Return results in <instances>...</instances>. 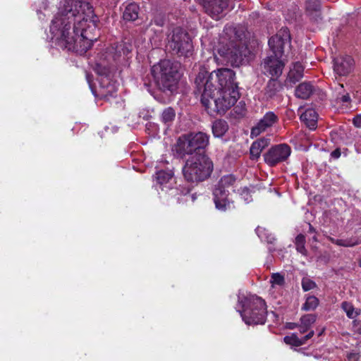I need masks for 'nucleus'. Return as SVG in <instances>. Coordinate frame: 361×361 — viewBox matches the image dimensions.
<instances>
[{
  "mask_svg": "<svg viewBox=\"0 0 361 361\" xmlns=\"http://www.w3.org/2000/svg\"><path fill=\"white\" fill-rule=\"evenodd\" d=\"M228 0H202L205 12L214 19H218L228 6Z\"/></svg>",
  "mask_w": 361,
  "mask_h": 361,
  "instance_id": "nucleus-15",
  "label": "nucleus"
},
{
  "mask_svg": "<svg viewBox=\"0 0 361 361\" xmlns=\"http://www.w3.org/2000/svg\"><path fill=\"white\" fill-rule=\"evenodd\" d=\"M300 119L310 129L317 128L318 115L314 109H307L300 116Z\"/></svg>",
  "mask_w": 361,
  "mask_h": 361,
  "instance_id": "nucleus-20",
  "label": "nucleus"
},
{
  "mask_svg": "<svg viewBox=\"0 0 361 361\" xmlns=\"http://www.w3.org/2000/svg\"><path fill=\"white\" fill-rule=\"evenodd\" d=\"M207 72H200L195 78V84L200 92L203 90L210 89L216 91H231L238 90L235 82V73L229 68H220L216 71H212L207 77Z\"/></svg>",
  "mask_w": 361,
  "mask_h": 361,
  "instance_id": "nucleus-4",
  "label": "nucleus"
},
{
  "mask_svg": "<svg viewBox=\"0 0 361 361\" xmlns=\"http://www.w3.org/2000/svg\"><path fill=\"white\" fill-rule=\"evenodd\" d=\"M140 8L135 3L128 4L123 13V18L125 20L134 21L138 18Z\"/></svg>",
  "mask_w": 361,
  "mask_h": 361,
  "instance_id": "nucleus-24",
  "label": "nucleus"
},
{
  "mask_svg": "<svg viewBox=\"0 0 361 361\" xmlns=\"http://www.w3.org/2000/svg\"><path fill=\"white\" fill-rule=\"evenodd\" d=\"M319 305V300L314 295H307L305 302L302 305L301 309L304 311H311L315 310Z\"/></svg>",
  "mask_w": 361,
  "mask_h": 361,
  "instance_id": "nucleus-30",
  "label": "nucleus"
},
{
  "mask_svg": "<svg viewBox=\"0 0 361 361\" xmlns=\"http://www.w3.org/2000/svg\"><path fill=\"white\" fill-rule=\"evenodd\" d=\"M191 197H192V200H193V201L195 200V195H192Z\"/></svg>",
  "mask_w": 361,
  "mask_h": 361,
  "instance_id": "nucleus-48",
  "label": "nucleus"
},
{
  "mask_svg": "<svg viewBox=\"0 0 361 361\" xmlns=\"http://www.w3.org/2000/svg\"><path fill=\"white\" fill-rule=\"evenodd\" d=\"M270 283H271V286L274 287L275 286H282L285 283L284 276L279 273L272 274L270 279Z\"/></svg>",
  "mask_w": 361,
  "mask_h": 361,
  "instance_id": "nucleus-34",
  "label": "nucleus"
},
{
  "mask_svg": "<svg viewBox=\"0 0 361 361\" xmlns=\"http://www.w3.org/2000/svg\"><path fill=\"white\" fill-rule=\"evenodd\" d=\"M216 90V88L214 90L207 89L201 91V102L211 116L225 114L236 103L240 97L238 90Z\"/></svg>",
  "mask_w": 361,
  "mask_h": 361,
  "instance_id": "nucleus-3",
  "label": "nucleus"
},
{
  "mask_svg": "<svg viewBox=\"0 0 361 361\" xmlns=\"http://www.w3.org/2000/svg\"><path fill=\"white\" fill-rule=\"evenodd\" d=\"M99 18L92 6L82 0H63L50 25L51 39L80 54L91 48L97 37Z\"/></svg>",
  "mask_w": 361,
  "mask_h": 361,
  "instance_id": "nucleus-1",
  "label": "nucleus"
},
{
  "mask_svg": "<svg viewBox=\"0 0 361 361\" xmlns=\"http://www.w3.org/2000/svg\"><path fill=\"white\" fill-rule=\"evenodd\" d=\"M306 11L314 20L320 18V2L319 0H307L306 2Z\"/></svg>",
  "mask_w": 361,
  "mask_h": 361,
  "instance_id": "nucleus-23",
  "label": "nucleus"
},
{
  "mask_svg": "<svg viewBox=\"0 0 361 361\" xmlns=\"http://www.w3.org/2000/svg\"><path fill=\"white\" fill-rule=\"evenodd\" d=\"M169 47L180 56L192 55L193 46L188 33L181 27H175L169 39Z\"/></svg>",
  "mask_w": 361,
  "mask_h": 361,
  "instance_id": "nucleus-10",
  "label": "nucleus"
},
{
  "mask_svg": "<svg viewBox=\"0 0 361 361\" xmlns=\"http://www.w3.org/2000/svg\"><path fill=\"white\" fill-rule=\"evenodd\" d=\"M94 71L97 73V74L102 78L101 79L102 81L100 82L101 87L104 88L106 85L108 87V85L109 84V75H110V70L109 68L102 65V63H97L94 68Z\"/></svg>",
  "mask_w": 361,
  "mask_h": 361,
  "instance_id": "nucleus-25",
  "label": "nucleus"
},
{
  "mask_svg": "<svg viewBox=\"0 0 361 361\" xmlns=\"http://www.w3.org/2000/svg\"><path fill=\"white\" fill-rule=\"evenodd\" d=\"M269 250L270 252H273L274 250V249L271 248V247H269Z\"/></svg>",
  "mask_w": 361,
  "mask_h": 361,
  "instance_id": "nucleus-49",
  "label": "nucleus"
},
{
  "mask_svg": "<svg viewBox=\"0 0 361 361\" xmlns=\"http://www.w3.org/2000/svg\"><path fill=\"white\" fill-rule=\"evenodd\" d=\"M255 231L262 241H265L269 244H273L276 240L275 237L264 228L258 226Z\"/></svg>",
  "mask_w": 361,
  "mask_h": 361,
  "instance_id": "nucleus-28",
  "label": "nucleus"
},
{
  "mask_svg": "<svg viewBox=\"0 0 361 361\" xmlns=\"http://www.w3.org/2000/svg\"><path fill=\"white\" fill-rule=\"evenodd\" d=\"M228 126L225 121L217 120L212 124V133L214 137H222L228 130Z\"/></svg>",
  "mask_w": 361,
  "mask_h": 361,
  "instance_id": "nucleus-27",
  "label": "nucleus"
},
{
  "mask_svg": "<svg viewBox=\"0 0 361 361\" xmlns=\"http://www.w3.org/2000/svg\"><path fill=\"white\" fill-rule=\"evenodd\" d=\"M340 156H341V152L339 151V149H336L331 152V157L335 159L339 158Z\"/></svg>",
  "mask_w": 361,
  "mask_h": 361,
  "instance_id": "nucleus-43",
  "label": "nucleus"
},
{
  "mask_svg": "<svg viewBox=\"0 0 361 361\" xmlns=\"http://www.w3.org/2000/svg\"><path fill=\"white\" fill-rule=\"evenodd\" d=\"M209 136L204 133H191L178 138L176 146V153L181 157L194 156L202 152L209 145Z\"/></svg>",
  "mask_w": 361,
  "mask_h": 361,
  "instance_id": "nucleus-8",
  "label": "nucleus"
},
{
  "mask_svg": "<svg viewBox=\"0 0 361 361\" xmlns=\"http://www.w3.org/2000/svg\"><path fill=\"white\" fill-rule=\"evenodd\" d=\"M314 335V331H310L305 336L302 338V341H304V344L306 343V341L311 338Z\"/></svg>",
  "mask_w": 361,
  "mask_h": 361,
  "instance_id": "nucleus-40",
  "label": "nucleus"
},
{
  "mask_svg": "<svg viewBox=\"0 0 361 361\" xmlns=\"http://www.w3.org/2000/svg\"><path fill=\"white\" fill-rule=\"evenodd\" d=\"M290 42V34L286 28L281 29L276 35L269 39V46L272 54L282 56L286 44Z\"/></svg>",
  "mask_w": 361,
  "mask_h": 361,
  "instance_id": "nucleus-13",
  "label": "nucleus"
},
{
  "mask_svg": "<svg viewBox=\"0 0 361 361\" xmlns=\"http://www.w3.org/2000/svg\"><path fill=\"white\" fill-rule=\"evenodd\" d=\"M298 327V324L294 322H288L286 324V328L288 329H294Z\"/></svg>",
  "mask_w": 361,
  "mask_h": 361,
  "instance_id": "nucleus-41",
  "label": "nucleus"
},
{
  "mask_svg": "<svg viewBox=\"0 0 361 361\" xmlns=\"http://www.w3.org/2000/svg\"><path fill=\"white\" fill-rule=\"evenodd\" d=\"M276 79L271 78L267 82L264 89V94L267 99L273 98L283 89L281 83Z\"/></svg>",
  "mask_w": 361,
  "mask_h": 361,
  "instance_id": "nucleus-22",
  "label": "nucleus"
},
{
  "mask_svg": "<svg viewBox=\"0 0 361 361\" xmlns=\"http://www.w3.org/2000/svg\"><path fill=\"white\" fill-rule=\"evenodd\" d=\"M283 341L286 344L296 347L304 344V341H302V338H299L295 334H293L290 336H285L283 338Z\"/></svg>",
  "mask_w": 361,
  "mask_h": 361,
  "instance_id": "nucleus-32",
  "label": "nucleus"
},
{
  "mask_svg": "<svg viewBox=\"0 0 361 361\" xmlns=\"http://www.w3.org/2000/svg\"><path fill=\"white\" fill-rule=\"evenodd\" d=\"M315 321L316 316L312 314H305L300 318V324L309 329Z\"/></svg>",
  "mask_w": 361,
  "mask_h": 361,
  "instance_id": "nucleus-35",
  "label": "nucleus"
},
{
  "mask_svg": "<svg viewBox=\"0 0 361 361\" xmlns=\"http://www.w3.org/2000/svg\"><path fill=\"white\" fill-rule=\"evenodd\" d=\"M350 97L349 96L348 94H344L341 97V101L343 102V103H346V102H350Z\"/></svg>",
  "mask_w": 361,
  "mask_h": 361,
  "instance_id": "nucleus-42",
  "label": "nucleus"
},
{
  "mask_svg": "<svg viewBox=\"0 0 361 361\" xmlns=\"http://www.w3.org/2000/svg\"><path fill=\"white\" fill-rule=\"evenodd\" d=\"M152 22L157 26L162 27L164 25V17L162 14H158L155 16L152 20Z\"/></svg>",
  "mask_w": 361,
  "mask_h": 361,
  "instance_id": "nucleus-38",
  "label": "nucleus"
},
{
  "mask_svg": "<svg viewBox=\"0 0 361 361\" xmlns=\"http://www.w3.org/2000/svg\"><path fill=\"white\" fill-rule=\"evenodd\" d=\"M354 314H355V317H357L360 314V310L355 309Z\"/></svg>",
  "mask_w": 361,
  "mask_h": 361,
  "instance_id": "nucleus-46",
  "label": "nucleus"
},
{
  "mask_svg": "<svg viewBox=\"0 0 361 361\" xmlns=\"http://www.w3.org/2000/svg\"><path fill=\"white\" fill-rule=\"evenodd\" d=\"M224 36L221 39L223 46L218 49L219 56L214 55L211 56L208 61H212L217 64L230 63L233 66H239L247 55V48L245 47L243 39L245 37V32L243 27H236L233 26H226L224 30Z\"/></svg>",
  "mask_w": 361,
  "mask_h": 361,
  "instance_id": "nucleus-2",
  "label": "nucleus"
},
{
  "mask_svg": "<svg viewBox=\"0 0 361 361\" xmlns=\"http://www.w3.org/2000/svg\"><path fill=\"white\" fill-rule=\"evenodd\" d=\"M173 174L171 171L161 170L156 173V183L162 190L172 189Z\"/></svg>",
  "mask_w": 361,
  "mask_h": 361,
  "instance_id": "nucleus-17",
  "label": "nucleus"
},
{
  "mask_svg": "<svg viewBox=\"0 0 361 361\" xmlns=\"http://www.w3.org/2000/svg\"><path fill=\"white\" fill-rule=\"evenodd\" d=\"M86 78H87V81L89 83V85H90V88L92 89V92L94 93V91H93V89H92V84H91V82H92V77L90 76V75L87 74Z\"/></svg>",
  "mask_w": 361,
  "mask_h": 361,
  "instance_id": "nucleus-45",
  "label": "nucleus"
},
{
  "mask_svg": "<svg viewBox=\"0 0 361 361\" xmlns=\"http://www.w3.org/2000/svg\"><path fill=\"white\" fill-rule=\"evenodd\" d=\"M179 64L170 60H162L152 67L151 73L155 85L163 92L173 93L177 90L180 75Z\"/></svg>",
  "mask_w": 361,
  "mask_h": 361,
  "instance_id": "nucleus-5",
  "label": "nucleus"
},
{
  "mask_svg": "<svg viewBox=\"0 0 361 361\" xmlns=\"http://www.w3.org/2000/svg\"><path fill=\"white\" fill-rule=\"evenodd\" d=\"M238 310L243 320L246 324H263L266 321L267 310L264 300L255 296L238 295Z\"/></svg>",
  "mask_w": 361,
  "mask_h": 361,
  "instance_id": "nucleus-7",
  "label": "nucleus"
},
{
  "mask_svg": "<svg viewBox=\"0 0 361 361\" xmlns=\"http://www.w3.org/2000/svg\"><path fill=\"white\" fill-rule=\"evenodd\" d=\"M236 177L233 174H228L221 177L213 190L214 202L216 208L221 212H225L231 207L232 202L228 197L229 190L236 183Z\"/></svg>",
  "mask_w": 361,
  "mask_h": 361,
  "instance_id": "nucleus-9",
  "label": "nucleus"
},
{
  "mask_svg": "<svg viewBox=\"0 0 361 361\" xmlns=\"http://www.w3.org/2000/svg\"><path fill=\"white\" fill-rule=\"evenodd\" d=\"M316 287V283L309 279H303L302 281V288L305 291H308L312 290Z\"/></svg>",
  "mask_w": 361,
  "mask_h": 361,
  "instance_id": "nucleus-36",
  "label": "nucleus"
},
{
  "mask_svg": "<svg viewBox=\"0 0 361 361\" xmlns=\"http://www.w3.org/2000/svg\"><path fill=\"white\" fill-rule=\"evenodd\" d=\"M331 241L337 245L343 247H353L361 243V240L357 238H350L346 239L331 238Z\"/></svg>",
  "mask_w": 361,
  "mask_h": 361,
  "instance_id": "nucleus-29",
  "label": "nucleus"
},
{
  "mask_svg": "<svg viewBox=\"0 0 361 361\" xmlns=\"http://www.w3.org/2000/svg\"><path fill=\"white\" fill-rule=\"evenodd\" d=\"M304 67L300 62H295L290 67L286 80V85L295 84L303 77Z\"/></svg>",
  "mask_w": 361,
  "mask_h": 361,
  "instance_id": "nucleus-18",
  "label": "nucleus"
},
{
  "mask_svg": "<svg viewBox=\"0 0 361 361\" xmlns=\"http://www.w3.org/2000/svg\"><path fill=\"white\" fill-rule=\"evenodd\" d=\"M360 266L361 267V259H360Z\"/></svg>",
  "mask_w": 361,
  "mask_h": 361,
  "instance_id": "nucleus-50",
  "label": "nucleus"
},
{
  "mask_svg": "<svg viewBox=\"0 0 361 361\" xmlns=\"http://www.w3.org/2000/svg\"><path fill=\"white\" fill-rule=\"evenodd\" d=\"M314 87L310 82H304L300 83L295 90V95L296 97L307 99L313 93Z\"/></svg>",
  "mask_w": 361,
  "mask_h": 361,
  "instance_id": "nucleus-21",
  "label": "nucleus"
},
{
  "mask_svg": "<svg viewBox=\"0 0 361 361\" xmlns=\"http://www.w3.org/2000/svg\"><path fill=\"white\" fill-rule=\"evenodd\" d=\"M305 237L302 234L298 235L295 240L297 251L304 256H307V251L305 248Z\"/></svg>",
  "mask_w": 361,
  "mask_h": 361,
  "instance_id": "nucleus-31",
  "label": "nucleus"
},
{
  "mask_svg": "<svg viewBox=\"0 0 361 361\" xmlns=\"http://www.w3.org/2000/svg\"><path fill=\"white\" fill-rule=\"evenodd\" d=\"M298 327H299L300 332L302 334L305 333L309 329V328L302 326V324H300V325H298Z\"/></svg>",
  "mask_w": 361,
  "mask_h": 361,
  "instance_id": "nucleus-44",
  "label": "nucleus"
},
{
  "mask_svg": "<svg viewBox=\"0 0 361 361\" xmlns=\"http://www.w3.org/2000/svg\"><path fill=\"white\" fill-rule=\"evenodd\" d=\"M291 154L290 147L285 143L272 146L264 154V159L270 166L285 161Z\"/></svg>",
  "mask_w": 361,
  "mask_h": 361,
  "instance_id": "nucleus-11",
  "label": "nucleus"
},
{
  "mask_svg": "<svg viewBox=\"0 0 361 361\" xmlns=\"http://www.w3.org/2000/svg\"><path fill=\"white\" fill-rule=\"evenodd\" d=\"M341 308L345 312L347 317L349 319H355V314H354L355 307L350 302H342Z\"/></svg>",
  "mask_w": 361,
  "mask_h": 361,
  "instance_id": "nucleus-33",
  "label": "nucleus"
},
{
  "mask_svg": "<svg viewBox=\"0 0 361 361\" xmlns=\"http://www.w3.org/2000/svg\"><path fill=\"white\" fill-rule=\"evenodd\" d=\"M279 121L278 116L272 111L267 112L258 123L252 128L250 137L259 136L261 133L271 128Z\"/></svg>",
  "mask_w": 361,
  "mask_h": 361,
  "instance_id": "nucleus-14",
  "label": "nucleus"
},
{
  "mask_svg": "<svg viewBox=\"0 0 361 361\" xmlns=\"http://www.w3.org/2000/svg\"><path fill=\"white\" fill-rule=\"evenodd\" d=\"M176 118V111L173 108L169 106L165 108L160 114V121L166 126L172 125Z\"/></svg>",
  "mask_w": 361,
  "mask_h": 361,
  "instance_id": "nucleus-26",
  "label": "nucleus"
},
{
  "mask_svg": "<svg viewBox=\"0 0 361 361\" xmlns=\"http://www.w3.org/2000/svg\"><path fill=\"white\" fill-rule=\"evenodd\" d=\"M353 124L358 128H361V115L357 116L353 118Z\"/></svg>",
  "mask_w": 361,
  "mask_h": 361,
  "instance_id": "nucleus-39",
  "label": "nucleus"
},
{
  "mask_svg": "<svg viewBox=\"0 0 361 361\" xmlns=\"http://www.w3.org/2000/svg\"><path fill=\"white\" fill-rule=\"evenodd\" d=\"M213 168L211 159L204 154H199L187 159L183 167V174L188 182L197 183L207 179Z\"/></svg>",
  "mask_w": 361,
  "mask_h": 361,
  "instance_id": "nucleus-6",
  "label": "nucleus"
},
{
  "mask_svg": "<svg viewBox=\"0 0 361 361\" xmlns=\"http://www.w3.org/2000/svg\"><path fill=\"white\" fill-rule=\"evenodd\" d=\"M354 60L350 56H341L334 59V70L339 75H346L351 72Z\"/></svg>",
  "mask_w": 361,
  "mask_h": 361,
  "instance_id": "nucleus-16",
  "label": "nucleus"
},
{
  "mask_svg": "<svg viewBox=\"0 0 361 361\" xmlns=\"http://www.w3.org/2000/svg\"><path fill=\"white\" fill-rule=\"evenodd\" d=\"M270 143V140L266 137H262L252 142L250 149V158L252 160H257L264 149Z\"/></svg>",
  "mask_w": 361,
  "mask_h": 361,
  "instance_id": "nucleus-19",
  "label": "nucleus"
},
{
  "mask_svg": "<svg viewBox=\"0 0 361 361\" xmlns=\"http://www.w3.org/2000/svg\"><path fill=\"white\" fill-rule=\"evenodd\" d=\"M309 226H310V231H314V229H313L312 226H311V224H309Z\"/></svg>",
  "mask_w": 361,
  "mask_h": 361,
  "instance_id": "nucleus-47",
  "label": "nucleus"
},
{
  "mask_svg": "<svg viewBox=\"0 0 361 361\" xmlns=\"http://www.w3.org/2000/svg\"><path fill=\"white\" fill-rule=\"evenodd\" d=\"M282 56L271 54L264 59L262 68L265 75L278 78L282 74L285 63L281 59Z\"/></svg>",
  "mask_w": 361,
  "mask_h": 361,
  "instance_id": "nucleus-12",
  "label": "nucleus"
},
{
  "mask_svg": "<svg viewBox=\"0 0 361 361\" xmlns=\"http://www.w3.org/2000/svg\"><path fill=\"white\" fill-rule=\"evenodd\" d=\"M240 195L241 198L243 199L246 203H248L252 200V197L250 194L248 188H241L240 190Z\"/></svg>",
  "mask_w": 361,
  "mask_h": 361,
  "instance_id": "nucleus-37",
  "label": "nucleus"
}]
</instances>
